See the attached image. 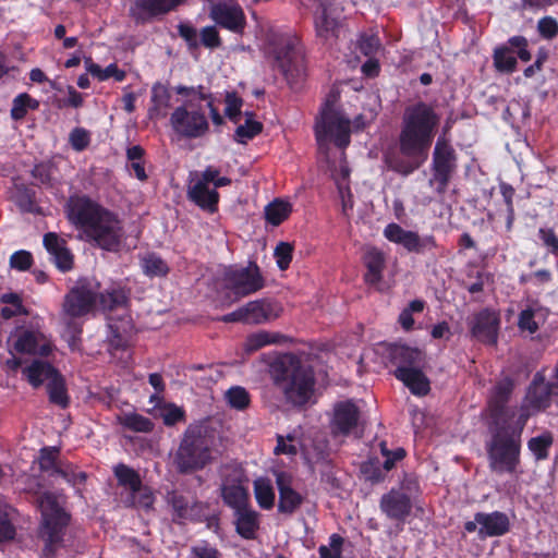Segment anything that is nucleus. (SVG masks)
Masks as SVG:
<instances>
[{"label": "nucleus", "mask_w": 558, "mask_h": 558, "mask_svg": "<svg viewBox=\"0 0 558 558\" xmlns=\"http://www.w3.org/2000/svg\"><path fill=\"white\" fill-rule=\"evenodd\" d=\"M226 400L230 407L236 410H243L248 405L250 397L247 391L239 386L232 387L226 392Z\"/></svg>", "instance_id": "obj_48"}, {"label": "nucleus", "mask_w": 558, "mask_h": 558, "mask_svg": "<svg viewBox=\"0 0 558 558\" xmlns=\"http://www.w3.org/2000/svg\"><path fill=\"white\" fill-rule=\"evenodd\" d=\"M158 414L167 426H173L185 418L183 409L172 403L160 408Z\"/></svg>", "instance_id": "obj_49"}, {"label": "nucleus", "mask_w": 558, "mask_h": 558, "mask_svg": "<svg viewBox=\"0 0 558 558\" xmlns=\"http://www.w3.org/2000/svg\"><path fill=\"white\" fill-rule=\"evenodd\" d=\"M539 236L546 246L550 247L554 253H558V238L551 229H541Z\"/></svg>", "instance_id": "obj_63"}, {"label": "nucleus", "mask_w": 558, "mask_h": 558, "mask_svg": "<svg viewBox=\"0 0 558 558\" xmlns=\"http://www.w3.org/2000/svg\"><path fill=\"white\" fill-rule=\"evenodd\" d=\"M247 314V324H264L278 318L282 313V307L274 301L256 300L245 304Z\"/></svg>", "instance_id": "obj_26"}, {"label": "nucleus", "mask_w": 558, "mask_h": 558, "mask_svg": "<svg viewBox=\"0 0 558 558\" xmlns=\"http://www.w3.org/2000/svg\"><path fill=\"white\" fill-rule=\"evenodd\" d=\"M192 551L197 558H220L219 551L208 544L194 546Z\"/></svg>", "instance_id": "obj_61"}, {"label": "nucleus", "mask_w": 558, "mask_h": 558, "mask_svg": "<svg viewBox=\"0 0 558 558\" xmlns=\"http://www.w3.org/2000/svg\"><path fill=\"white\" fill-rule=\"evenodd\" d=\"M262 129V123L253 120L252 114L246 112L244 123L239 124L235 130L234 140L241 144H245L247 141L260 133Z\"/></svg>", "instance_id": "obj_40"}, {"label": "nucleus", "mask_w": 558, "mask_h": 558, "mask_svg": "<svg viewBox=\"0 0 558 558\" xmlns=\"http://www.w3.org/2000/svg\"><path fill=\"white\" fill-rule=\"evenodd\" d=\"M242 100L235 94L226 96V114L235 123L240 122Z\"/></svg>", "instance_id": "obj_53"}, {"label": "nucleus", "mask_w": 558, "mask_h": 558, "mask_svg": "<svg viewBox=\"0 0 558 558\" xmlns=\"http://www.w3.org/2000/svg\"><path fill=\"white\" fill-rule=\"evenodd\" d=\"M168 502L172 506L179 518L190 519L194 514V507L183 495L175 492L168 494Z\"/></svg>", "instance_id": "obj_43"}, {"label": "nucleus", "mask_w": 558, "mask_h": 558, "mask_svg": "<svg viewBox=\"0 0 558 558\" xmlns=\"http://www.w3.org/2000/svg\"><path fill=\"white\" fill-rule=\"evenodd\" d=\"M57 373V369L50 363L41 359L29 360L22 369L24 378L34 388L49 381Z\"/></svg>", "instance_id": "obj_27"}, {"label": "nucleus", "mask_w": 558, "mask_h": 558, "mask_svg": "<svg viewBox=\"0 0 558 558\" xmlns=\"http://www.w3.org/2000/svg\"><path fill=\"white\" fill-rule=\"evenodd\" d=\"M551 444V439L547 436L534 437L529 440V449L535 454L536 459L547 457V449Z\"/></svg>", "instance_id": "obj_52"}, {"label": "nucleus", "mask_w": 558, "mask_h": 558, "mask_svg": "<svg viewBox=\"0 0 558 558\" xmlns=\"http://www.w3.org/2000/svg\"><path fill=\"white\" fill-rule=\"evenodd\" d=\"M513 384L509 378H504L496 384L488 399V424L509 425L519 414L517 409L509 405Z\"/></svg>", "instance_id": "obj_12"}, {"label": "nucleus", "mask_w": 558, "mask_h": 558, "mask_svg": "<svg viewBox=\"0 0 558 558\" xmlns=\"http://www.w3.org/2000/svg\"><path fill=\"white\" fill-rule=\"evenodd\" d=\"M360 411L353 401H341L335 404L330 422L331 433L336 436H347L359 425Z\"/></svg>", "instance_id": "obj_17"}, {"label": "nucleus", "mask_w": 558, "mask_h": 558, "mask_svg": "<svg viewBox=\"0 0 558 558\" xmlns=\"http://www.w3.org/2000/svg\"><path fill=\"white\" fill-rule=\"evenodd\" d=\"M151 101L154 102V106L149 109L150 117H165V109L170 106V94L165 85L157 83L153 86Z\"/></svg>", "instance_id": "obj_36"}, {"label": "nucleus", "mask_w": 558, "mask_h": 558, "mask_svg": "<svg viewBox=\"0 0 558 558\" xmlns=\"http://www.w3.org/2000/svg\"><path fill=\"white\" fill-rule=\"evenodd\" d=\"M557 387L551 385H535L529 392V400L534 408L542 409L548 404L550 395H557Z\"/></svg>", "instance_id": "obj_41"}, {"label": "nucleus", "mask_w": 558, "mask_h": 558, "mask_svg": "<svg viewBox=\"0 0 558 558\" xmlns=\"http://www.w3.org/2000/svg\"><path fill=\"white\" fill-rule=\"evenodd\" d=\"M254 492L256 500L262 508H272L275 504V492L268 478H257L254 482Z\"/></svg>", "instance_id": "obj_37"}, {"label": "nucleus", "mask_w": 558, "mask_h": 558, "mask_svg": "<svg viewBox=\"0 0 558 558\" xmlns=\"http://www.w3.org/2000/svg\"><path fill=\"white\" fill-rule=\"evenodd\" d=\"M392 362L397 365L395 376L401 380L413 395L425 396L429 391V380L423 373L425 357L422 351L398 345L391 351Z\"/></svg>", "instance_id": "obj_8"}, {"label": "nucleus", "mask_w": 558, "mask_h": 558, "mask_svg": "<svg viewBox=\"0 0 558 558\" xmlns=\"http://www.w3.org/2000/svg\"><path fill=\"white\" fill-rule=\"evenodd\" d=\"M292 245L287 242H280L275 248V257L277 258V265L281 270L289 267L292 259Z\"/></svg>", "instance_id": "obj_51"}, {"label": "nucleus", "mask_w": 558, "mask_h": 558, "mask_svg": "<svg viewBox=\"0 0 558 558\" xmlns=\"http://www.w3.org/2000/svg\"><path fill=\"white\" fill-rule=\"evenodd\" d=\"M438 123L439 117L424 102L407 108L399 135L402 157L386 156L388 168L402 175L418 169L428 158L434 130Z\"/></svg>", "instance_id": "obj_2"}, {"label": "nucleus", "mask_w": 558, "mask_h": 558, "mask_svg": "<svg viewBox=\"0 0 558 558\" xmlns=\"http://www.w3.org/2000/svg\"><path fill=\"white\" fill-rule=\"evenodd\" d=\"M201 41L207 48L220 46V37L215 26H206L201 32Z\"/></svg>", "instance_id": "obj_57"}, {"label": "nucleus", "mask_w": 558, "mask_h": 558, "mask_svg": "<svg viewBox=\"0 0 558 558\" xmlns=\"http://www.w3.org/2000/svg\"><path fill=\"white\" fill-rule=\"evenodd\" d=\"M335 96H330L320 112V119L316 122V140L320 151L328 149V141L343 148L350 143V122L333 108Z\"/></svg>", "instance_id": "obj_9"}, {"label": "nucleus", "mask_w": 558, "mask_h": 558, "mask_svg": "<svg viewBox=\"0 0 558 558\" xmlns=\"http://www.w3.org/2000/svg\"><path fill=\"white\" fill-rule=\"evenodd\" d=\"M221 490L225 502L235 511L246 507L247 492L240 482L230 484L228 481H225Z\"/></svg>", "instance_id": "obj_32"}, {"label": "nucleus", "mask_w": 558, "mask_h": 558, "mask_svg": "<svg viewBox=\"0 0 558 558\" xmlns=\"http://www.w3.org/2000/svg\"><path fill=\"white\" fill-rule=\"evenodd\" d=\"M39 106V102L35 99H33L27 94H21L19 95L14 101L13 107L11 109V116L14 120H21L25 117L28 109H37Z\"/></svg>", "instance_id": "obj_44"}, {"label": "nucleus", "mask_w": 558, "mask_h": 558, "mask_svg": "<svg viewBox=\"0 0 558 558\" xmlns=\"http://www.w3.org/2000/svg\"><path fill=\"white\" fill-rule=\"evenodd\" d=\"M44 244L59 269L66 271L72 268V255L65 247L64 241L56 233H47L44 236Z\"/></svg>", "instance_id": "obj_29"}, {"label": "nucleus", "mask_w": 558, "mask_h": 558, "mask_svg": "<svg viewBox=\"0 0 558 558\" xmlns=\"http://www.w3.org/2000/svg\"><path fill=\"white\" fill-rule=\"evenodd\" d=\"M37 504L41 512V538L45 543L44 556L53 557L62 542V532L66 526L69 517L62 508L63 498L49 492L40 494Z\"/></svg>", "instance_id": "obj_7"}, {"label": "nucleus", "mask_w": 558, "mask_h": 558, "mask_svg": "<svg viewBox=\"0 0 558 558\" xmlns=\"http://www.w3.org/2000/svg\"><path fill=\"white\" fill-rule=\"evenodd\" d=\"M183 0H134L130 14L136 22L163 14L179 5Z\"/></svg>", "instance_id": "obj_25"}, {"label": "nucleus", "mask_w": 558, "mask_h": 558, "mask_svg": "<svg viewBox=\"0 0 558 558\" xmlns=\"http://www.w3.org/2000/svg\"><path fill=\"white\" fill-rule=\"evenodd\" d=\"M238 533L245 538H253L258 526L257 513L247 507L235 511Z\"/></svg>", "instance_id": "obj_33"}, {"label": "nucleus", "mask_w": 558, "mask_h": 558, "mask_svg": "<svg viewBox=\"0 0 558 558\" xmlns=\"http://www.w3.org/2000/svg\"><path fill=\"white\" fill-rule=\"evenodd\" d=\"M526 46L527 40L523 36H514L508 40V46L497 48L494 52V64L497 70L507 73L514 71L517 65L514 52L522 61H530L531 53Z\"/></svg>", "instance_id": "obj_16"}, {"label": "nucleus", "mask_w": 558, "mask_h": 558, "mask_svg": "<svg viewBox=\"0 0 558 558\" xmlns=\"http://www.w3.org/2000/svg\"><path fill=\"white\" fill-rule=\"evenodd\" d=\"M298 38L287 37L281 40L280 47L275 49V62L290 85L296 84L303 75L301 54L298 50Z\"/></svg>", "instance_id": "obj_13"}, {"label": "nucleus", "mask_w": 558, "mask_h": 558, "mask_svg": "<svg viewBox=\"0 0 558 558\" xmlns=\"http://www.w3.org/2000/svg\"><path fill=\"white\" fill-rule=\"evenodd\" d=\"M379 508L388 519L403 522L411 513L412 501L407 493L392 488L381 496Z\"/></svg>", "instance_id": "obj_19"}, {"label": "nucleus", "mask_w": 558, "mask_h": 558, "mask_svg": "<svg viewBox=\"0 0 558 558\" xmlns=\"http://www.w3.org/2000/svg\"><path fill=\"white\" fill-rule=\"evenodd\" d=\"M99 283L94 279H81L65 294L61 319L66 328L71 345H74L82 329L76 318L92 313L99 300L105 311H109V327L118 335L132 331V319L126 315L128 296L123 289H112L106 293L99 291Z\"/></svg>", "instance_id": "obj_1"}, {"label": "nucleus", "mask_w": 558, "mask_h": 558, "mask_svg": "<svg viewBox=\"0 0 558 558\" xmlns=\"http://www.w3.org/2000/svg\"><path fill=\"white\" fill-rule=\"evenodd\" d=\"M121 423L135 432L147 433L154 427V424L147 417L136 413H128L121 417Z\"/></svg>", "instance_id": "obj_46"}, {"label": "nucleus", "mask_w": 558, "mask_h": 558, "mask_svg": "<svg viewBox=\"0 0 558 558\" xmlns=\"http://www.w3.org/2000/svg\"><path fill=\"white\" fill-rule=\"evenodd\" d=\"M530 414L521 409L518 418L509 425L488 424L485 441L488 468L497 474H514L521 464L522 432Z\"/></svg>", "instance_id": "obj_4"}, {"label": "nucleus", "mask_w": 558, "mask_h": 558, "mask_svg": "<svg viewBox=\"0 0 558 558\" xmlns=\"http://www.w3.org/2000/svg\"><path fill=\"white\" fill-rule=\"evenodd\" d=\"M537 29L542 37L551 39L558 34V23L554 17L546 16L538 21Z\"/></svg>", "instance_id": "obj_54"}, {"label": "nucleus", "mask_w": 558, "mask_h": 558, "mask_svg": "<svg viewBox=\"0 0 558 558\" xmlns=\"http://www.w3.org/2000/svg\"><path fill=\"white\" fill-rule=\"evenodd\" d=\"M330 7V2H322L315 16L317 36L326 41L338 37L340 31L337 19L331 15Z\"/></svg>", "instance_id": "obj_28"}, {"label": "nucleus", "mask_w": 558, "mask_h": 558, "mask_svg": "<svg viewBox=\"0 0 558 558\" xmlns=\"http://www.w3.org/2000/svg\"><path fill=\"white\" fill-rule=\"evenodd\" d=\"M114 475L117 476L119 484L125 488L126 494L135 492V489L142 484L138 473L125 464H118L114 468Z\"/></svg>", "instance_id": "obj_39"}, {"label": "nucleus", "mask_w": 558, "mask_h": 558, "mask_svg": "<svg viewBox=\"0 0 558 558\" xmlns=\"http://www.w3.org/2000/svg\"><path fill=\"white\" fill-rule=\"evenodd\" d=\"M32 173L40 183L50 184L53 174V167L51 165H38L33 169Z\"/></svg>", "instance_id": "obj_59"}, {"label": "nucleus", "mask_w": 558, "mask_h": 558, "mask_svg": "<svg viewBox=\"0 0 558 558\" xmlns=\"http://www.w3.org/2000/svg\"><path fill=\"white\" fill-rule=\"evenodd\" d=\"M179 34L183 37L191 46H197V32L194 27L181 24L179 25Z\"/></svg>", "instance_id": "obj_64"}, {"label": "nucleus", "mask_w": 558, "mask_h": 558, "mask_svg": "<svg viewBox=\"0 0 558 558\" xmlns=\"http://www.w3.org/2000/svg\"><path fill=\"white\" fill-rule=\"evenodd\" d=\"M270 375L287 402L301 407L314 393L315 377L312 366L294 354L277 357L270 365Z\"/></svg>", "instance_id": "obj_5"}, {"label": "nucleus", "mask_w": 558, "mask_h": 558, "mask_svg": "<svg viewBox=\"0 0 558 558\" xmlns=\"http://www.w3.org/2000/svg\"><path fill=\"white\" fill-rule=\"evenodd\" d=\"M15 530L5 515H0V542L10 541L14 537Z\"/></svg>", "instance_id": "obj_62"}, {"label": "nucleus", "mask_w": 558, "mask_h": 558, "mask_svg": "<svg viewBox=\"0 0 558 558\" xmlns=\"http://www.w3.org/2000/svg\"><path fill=\"white\" fill-rule=\"evenodd\" d=\"M209 16L220 26L239 33L243 29L245 17L241 8L227 3H213Z\"/></svg>", "instance_id": "obj_23"}, {"label": "nucleus", "mask_w": 558, "mask_h": 558, "mask_svg": "<svg viewBox=\"0 0 558 558\" xmlns=\"http://www.w3.org/2000/svg\"><path fill=\"white\" fill-rule=\"evenodd\" d=\"M154 501L155 497L151 489L143 484H141L135 492L128 493V496L123 500L126 506L145 510L151 509Z\"/></svg>", "instance_id": "obj_35"}, {"label": "nucleus", "mask_w": 558, "mask_h": 558, "mask_svg": "<svg viewBox=\"0 0 558 558\" xmlns=\"http://www.w3.org/2000/svg\"><path fill=\"white\" fill-rule=\"evenodd\" d=\"M170 123L179 135L187 138L203 136L208 130V122L201 111V108L194 106L192 100L184 101L177 107L170 117Z\"/></svg>", "instance_id": "obj_11"}, {"label": "nucleus", "mask_w": 558, "mask_h": 558, "mask_svg": "<svg viewBox=\"0 0 558 558\" xmlns=\"http://www.w3.org/2000/svg\"><path fill=\"white\" fill-rule=\"evenodd\" d=\"M498 329L499 318L493 311L484 310L476 314L472 320V336L484 343L496 344Z\"/></svg>", "instance_id": "obj_22"}, {"label": "nucleus", "mask_w": 558, "mask_h": 558, "mask_svg": "<svg viewBox=\"0 0 558 558\" xmlns=\"http://www.w3.org/2000/svg\"><path fill=\"white\" fill-rule=\"evenodd\" d=\"M534 315L535 313L531 308L522 311L519 316V328L521 330H527L530 333H534L538 329Z\"/></svg>", "instance_id": "obj_56"}, {"label": "nucleus", "mask_w": 558, "mask_h": 558, "mask_svg": "<svg viewBox=\"0 0 558 558\" xmlns=\"http://www.w3.org/2000/svg\"><path fill=\"white\" fill-rule=\"evenodd\" d=\"M214 434L204 424H191L173 454V465L180 473L204 469L213 459Z\"/></svg>", "instance_id": "obj_6"}, {"label": "nucleus", "mask_w": 558, "mask_h": 558, "mask_svg": "<svg viewBox=\"0 0 558 558\" xmlns=\"http://www.w3.org/2000/svg\"><path fill=\"white\" fill-rule=\"evenodd\" d=\"M342 544L343 538L338 534H332L328 545L319 546V558H342Z\"/></svg>", "instance_id": "obj_47"}, {"label": "nucleus", "mask_w": 558, "mask_h": 558, "mask_svg": "<svg viewBox=\"0 0 558 558\" xmlns=\"http://www.w3.org/2000/svg\"><path fill=\"white\" fill-rule=\"evenodd\" d=\"M291 204L282 199H275L265 207V217L274 226L280 225L291 213Z\"/></svg>", "instance_id": "obj_38"}, {"label": "nucleus", "mask_w": 558, "mask_h": 558, "mask_svg": "<svg viewBox=\"0 0 558 558\" xmlns=\"http://www.w3.org/2000/svg\"><path fill=\"white\" fill-rule=\"evenodd\" d=\"M175 92L178 95H181L185 97L186 100H192V104L196 106L195 100H206L208 101L210 99V95H208L203 86H184V85H178L175 88Z\"/></svg>", "instance_id": "obj_50"}, {"label": "nucleus", "mask_w": 558, "mask_h": 558, "mask_svg": "<svg viewBox=\"0 0 558 558\" xmlns=\"http://www.w3.org/2000/svg\"><path fill=\"white\" fill-rule=\"evenodd\" d=\"M58 450L56 448H45L39 457V469L51 477H61L65 482H74L66 469L57 464Z\"/></svg>", "instance_id": "obj_31"}, {"label": "nucleus", "mask_w": 558, "mask_h": 558, "mask_svg": "<svg viewBox=\"0 0 558 558\" xmlns=\"http://www.w3.org/2000/svg\"><path fill=\"white\" fill-rule=\"evenodd\" d=\"M10 265L17 270H26L32 265V255L27 251L15 252L10 258Z\"/></svg>", "instance_id": "obj_58"}, {"label": "nucleus", "mask_w": 558, "mask_h": 558, "mask_svg": "<svg viewBox=\"0 0 558 558\" xmlns=\"http://www.w3.org/2000/svg\"><path fill=\"white\" fill-rule=\"evenodd\" d=\"M279 490L278 511L292 514L302 504L303 497L292 487V476L284 472H276Z\"/></svg>", "instance_id": "obj_24"}, {"label": "nucleus", "mask_w": 558, "mask_h": 558, "mask_svg": "<svg viewBox=\"0 0 558 558\" xmlns=\"http://www.w3.org/2000/svg\"><path fill=\"white\" fill-rule=\"evenodd\" d=\"M69 220L80 228L85 236L108 251L118 248L123 235L121 222L107 209L87 197H72L68 202Z\"/></svg>", "instance_id": "obj_3"}, {"label": "nucleus", "mask_w": 558, "mask_h": 558, "mask_svg": "<svg viewBox=\"0 0 558 558\" xmlns=\"http://www.w3.org/2000/svg\"><path fill=\"white\" fill-rule=\"evenodd\" d=\"M364 263L367 267L365 281L369 284L380 282L385 268V256L383 252L373 246L365 247Z\"/></svg>", "instance_id": "obj_30"}, {"label": "nucleus", "mask_w": 558, "mask_h": 558, "mask_svg": "<svg viewBox=\"0 0 558 558\" xmlns=\"http://www.w3.org/2000/svg\"><path fill=\"white\" fill-rule=\"evenodd\" d=\"M286 339L284 336L278 332H269L260 330L250 335L244 343V350L248 353L255 352L268 344L280 343Z\"/></svg>", "instance_id": "obj_34"}, {"label": "nucleus", "mask_w": 558, "mask_h": 558, "mask_svg": "<svg viewBox=\"0 0 558 558\" xmlns=\"http://www.w3.org/2000/svg\"><path fill=\"white\" fill-rule=\"evenodd\" d=\"M454 151L445 137H439L434 149V177L430 184H437V192L444 193L454 169Z\"/></svg>", "instance_id": "obj_15"}, {"label": "nucleus", "mask_w": 558, "mask_h": 558, "mask_svg": "<svg viewBox=\"0 0 558 558\" xmlns=\"http://www.w3.org/2000/svg\"><path fill=\"white\" fill-rule=\"evenodd\" d=\"M70 142L76 150L84 149L89 142L88 134L83 129H75L70 135Z\"/></svg>", "instance_id": "obj_60"}, {"label": "nucleus", "mask_w": 558, "mask_h": 558, "mask_svg": "<svg viewBox=\"0 0 558 558\" xmlns=\"http://www.w3.org/2000/svg\"><path fill=\"white\" fill-rule=\"evenodd\" d=\"M510 521L506 513L494 511L490 513L477 512L472 521L464 524L469 533L477 532L481 539L501 536L509 531Z\"/></svg>", "instance_id": "obj_14"}, {"label": "nucleus", "mask_w": 558, "mask_h": 558, "mask_svg": "<svg viewBox=\"0 0 558 558\" xmlns=\"http://www.w3.org/2000/svg\"><path fill=\"white\" fill-rule=\"evenodd\" d=\"M47 384L49 399L62 408L68 404V397L65 392L64 381L59 373H57Z\"/></svg>", "instance_id": "obj_42"}, {"label": "nucleus", "mask_w": 558, "mask_h": 558, "mask_svg": "<svg viewBox=\"0 0 558 558\" xmlns=\"http://www.w3.org/2000/svg\"><path fill=\"white\" fill-rule=\"evenodd\" d=\"M225 282L226 288L230 290L234 298L227 295L226 299L221 301L223 306H230L241 298L255 293L264 287V279L259 268L255 264L227 270L225 274Z\"/></svg>", "instance_id": "obj_10"}, {"label": "nucleus", "mask_w": 558, "mask_h": 558, "mask_svg": "<svg viewBox=\"0 0 558 558\" xmlns=\"http://www.w3.org/2000/svg\"><path fill=\"white\" fill-rule=\"evenodd\" d=\"M13 349L19 353L38 354L41 356L50 352V343L46 337L36 330L17 329L11 337Z\"/></svg>", "instance_id": "obj_18"}, {"label": "nucleus", "mask_w": 558, "mask_h": 558, "mask_svg": "<svg viewBox=\"0 0 558 558\" xmlns=\"http://www.w3.org/2000/svg\"><path fill=\"white\" fill-rule=\"evenodd\" d=\"M187 197L204 210L214 213L217 209L218 192L215 187L197 179V172L190 174Z\"/></svg>", "instance_id": "obj_20"}, {"label": "nucleus", "mask_w": 558, "mask_h": 558, "mask_svg": "<svg viewBox=\"0 0 558 558\" xmlns=\"http://www.w3.org/2000/svg\"><path fill=\"white\" fill-rule=\"evenodd\" d=\"M142 267L148 276H165L169 271L167 264L155 254H148L143 257Z\"/></svg>", "instance_id": "obj_45"}, {"label": "nucleus", "mask_w": 558, "mask_h": 558, "mask_svg": "<svg viewBox=\"0 0 558 558\" xmlns=\"http://www.w3.org/2000/svg\"><path fill=\"white\" fill-rule=\"evenodd\" d=\"M384 235L390 242L402 245L409 252H422L427 245L434 246L433 238L421 239L417 233L404 230L397 223H389Z\"/></svg>", "instance_id": "obj_21"}, {"label": "nucleus", "mask_w": 558, "mask_h": 558, "mask_svg": "<svg viewBox=\"0 0 558 558\" xmlns=\"http://www.w3.org/2000/svg\"><path fill=\"white\" fill-rule=\"evenodd\" d=\"M380 43L379 39L376 36H366L362 35L359 40V48L361 52L366 56L371 57L379 49Z\"/></svg>", "instance_id": "obj_55"}]
</instances>
